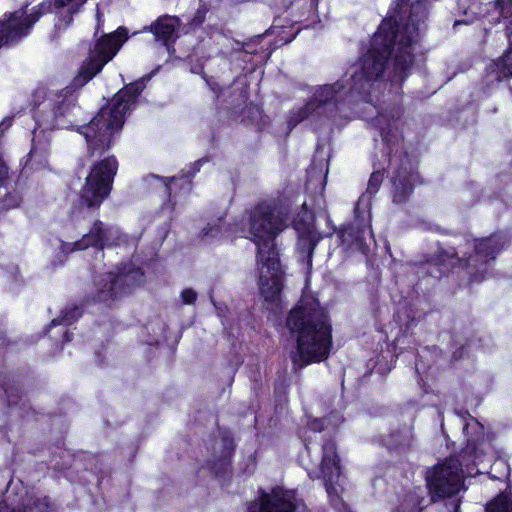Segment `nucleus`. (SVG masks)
Segmentation results:
<instances>
[{
	"label": "nucleus",
	"mask_w": 512,
	"mask_h": 512,
	"mask_svg": "<svg viewBox=\"0 0 512 512\" xmlns=\"http://www.w3.org/2000/svg\"><path fill=\"white\" fill-rule=\"evenodd\" d=\"M145 87L144 78L127 84L103 105L88 123L78 127L77 133L82 135L86 142V157L97 158L90 166L79 193L81 207L98 211L110 195L119 162L115 155H104L114 146V136L122 130L126 113L135 108Z\"/></svg>",
	"instance_id": "obj_1"
},
{
	"label": "nucleus",
	"mask_w": 512,
	"mask_h": 512,
	"mask_svg": "<svg viewBox=\"0 0 512 512\" xmlns=\"http://www.w3.org/2000/svg\"><path fill=\"white\" fill-rule=\"evenodd\" d=\"M388 14L374 33L370 48L360 58L359 69L355 70L348 80H338L345 88L341 90L339 99L345 106L358 101L370 102L374 83L380 79L386 69L388 59L394 47L396 53L393 58L392 69L388 80L391 84L402 85L410 75L414 62L413 33L416 32V22L408 13Z\"/></svg>",
	"instance_id": "obj_2"
},
{
	"label": "nucleus",
	"mask_w": 512,
	"mask_h": 512,
	"mask_svg": "<svg viewBox=\"0 0 512 512\" xmlns=\"http://www.w3.org/2000/svg\"><path fill=\"white\" fill-rule=\"evenodd\" d=\"M296 202V196L285 192L275 198L259 200L235 225V232L255 245L259 292L266 308L271 311L281 308L286 276L277 238L290 226Z\"/></svg>",
	"instance_id": "obj_3"
},
{
	"label": "nucleus",
	"mask_w": 512,
	"mask_h": 512,
	"mask_svg": "<svg viewBox=\"0 0 512 512\" xmlns=\"http://www.w3.org/2000/svg\"><path fill=\"white\" fill-rule=\"evenodd\" d=\"M503 233L482 239L457 238L453 245L439 246L435 254L418 263V278L434 284L455 267L465 268L471 281L480 282L488 273L492 262L508 244Z\"/></svg>",
	"instance_id": "obj_4"
},
{
	"label": "nucleus",
	"mask_w": 512,
	"mask_h": 512,
	"mask_svg": "<svg viewBox=\"0 0 512 512\" xmlns=\"http://www.w3.org/2000/svg\"><path fill=\"white\" fill-rule=\"evenodd\" d=\"M286 326L296 337V354L291 357L300 368L328 358L332 345L329 313L314 295L303 294L289 311Z\"/></svg>",
	"instance_id": "obj_5"
},
{
	"label": "nucleus",
	"mask_w": 512,
	"mask_h": 512,
	"mask_svg": "<svg viewBox=\"0 0 512 512\" xmlns=\"http://www.w3.org/2000/svg\"><path fill=\"white\" fill-rule=\"evenodd\" d=\"M471 421L473 424L463 425L467 442L460 454L461 460L449 458L426 472V485L432 501L447 498L442 512H459L461 500L456 495L464 488L463 466L469 469L470 464L478 465L491 449V444L484 437L480 423L474 418Z\"/></svg>",
	"instance_id": "obj_6"
},
{
	"label": "nucleus",
	"mask_w": 512,
	"mask_h": 512,
	"mask_svg": "<svg viewBox=\"0 0 512 512\" xmlns=\"http://www.w3.org/2000/svg\"><path fill=\"white\" fill-rule=\"evenodd\" d=\"M31 106L36 129L41 131L73 129L77 132L78 127L83 125L78 124L81 107L71 91L53 92L38 87L32 93Z\"/></svg>",
	"instance_id": "obj_7"
},
{
	"label": "nucleus",
	"mask_w": 512,
	"mask_h": 512,
	"mask_svg": "<svg viewBox=\"0 0 512 512\" xmlns=\"http://www.w3.org/2000/svg\"><path fill=\"white\" fill-rule=\"evenodd\" d=\"M374 127L379 129L382 141L387 149V156L390 165L393 161H398V165L392 176L393 202L404 204L408 201L415 187V170L412 161L409 159L408 152L404 147L392 123L383 114H378L372 119Z\"/></svg>",
	"instance_id": "obj_8"
},
{
	"label": "nucleus",
	"mask_w": 512,
	"mask_h": 512,
	"mask_svg": "<svg viewBox=\"0 0 512 512\" xmlns=\"http://www.w3.org/2000/svg\"><path fill=\"white\" fill-rule=\"evenodd\" d=\"M145 280V272L141 267L132 262L123 263L117 272H105L94 279L96 289L91 295V301L112 307L144 285Z\"/></svg>",
	"instance_id": "obj_9"
},
{
	"label": "nucleus",
	"mask_w": 512,
	"mask_h": 512,
	"mask_svg": "<svg viewBox=\"0 0 512 512\" xmlns=\"http://www.w3.org/2000/svg\"><path fill=\"white\" fill-rule=\"evenodd\" d=\"M47 13H51V5L45 1L33 6L30 12L25 6L3 13L0 17V51L19 45Z\"/></svg>",
	"instance_id": "obj_10"
},
{
	"label": "nucleus",
	"mask_w": 512,
	"mask_h": 512,
	"mask_svg": "<svg viewBox=\"0 0 512 512\" xmlns=\"http://www.w3.org/2000/svg\"><path fill=\"white\" fill-rule=\"evenodd\" d=\"M128 38L129 32L124 26L118 27L111 33L101 35L90 45L88 56L80 66L77 80L82 84L92 80L117 55Z\"/></svg>",
	"instance_id": "obj_11"
},
{
	"label": "nucleus",
	"mask_w": 512,
	"mask_h": 512,
	"mask_svg": "<svg viewBox=\"0 0 512 512\" xmlns=\"http://www.w3.org/2000/svg\"><path fill=\"white\" fill-rule=\"evenodd\" d=\"M345 88L340 82L319 86L308 102L302 107L291 110L287 124L294 128L312 115L324 114L327 118H335L343 111V104L339 99L341 90Z\"/></svg>",
	"instance_id": "obj_12"
},
{
	"label": "nucleus",
	"mask_w": 512,
	"mask_h": 512,
	"mask_svg": "<svg viewBox=\"0 0 512 512\" xmlns=\"http://www.w3.org/2000/svg\"><path fill=\"white\" fill-rule=\"evenodd\" d=\"M341 473V460L337 452L336 441L332 438L326 439L322 445L320 476L323 479L331 506L339 512H351L349 505L338 491Z\"/></svg>",
	"instance_id": "obj_13"
},
{
	"label": "nucleus",
	"mask_w": 512,
	"mask_h": 512,
	"mask_svg": "<svg viewBox=\"0 0 512 512\" xmlns=\"http://www.w3.org/2000/svg\"><path fill=\"white\" fill-rule=\"evenodd\" d=\"M459 9L462 12V18L455 20L454 27L460 24H471L478 17L486 18L490 23H497L501 18L512 16V1L496 0L483 4L474 0L469 5L464 1L459 4Z\"/></svg>",
	"instance_id": "obj_14"
},
{
	"label": "nucleus",
	"mask_w": 512,
	"mask_h": 512,
	"mask_svg": "<svg viewBox=\"0 0 512 512\" xmlns=\"http://www.w3.org/2000/svg\"><path fill=\"white\" fill-rule=\"evenodd\" d=\"M298 506L295 490L274 486L269 492L260 489L257 502H251L246 512H297Z\"/></svg>",
	"instance_id": "obj_15"
},
{
	"label": "nucleus",
	"mask_w": 512,
	"mask_h": 512,
	"mask_svg": "<svg viewBox=\"0 0 512 512\" xmlns=\"http://www.w3.org/2000/svg\"><path fill=\"white\" fill-rule=\"evenodd\" d=\"M29 404L23 382L13 374H0V414L8 417L15 411H26Z\"/></svg>",
	"instance_id": "obj_16"
},
{
	"label": "nucleus",
	"mask_w": 512,
	"mask_h": 512,
	"mask_svg": "<svg viewBox=\"0 0 512 512\" xmlns=\"http://www.w3.org/2000/svg\"><path fill=\"white\" fill-rule=\"evenodd\" d=\"M394 322L398 327L395 344L400 350L412 349L416 346L414 328L416 327V307L413 299L401 300L394 312Z\"/></svg>",
	"instance_id": "obj_17"
},
{
	"label": "nucleus",
	"mask_w": 512,
	"mask_h": 512,
	"mask_svg": "<svg viewBox=\"0 0 512 512\" xmlns=\"http://www.w3.org/2000/svg\"><path fill=\"white\" fill-rule=\"evenodd\" d=\"M414 439L413 417L409 422H399L397 426L391 427L388 434L379 435L376 438L377 443L386 448L391 454H406L412 447Z\"/></svg>",
	"instance_id": "obj_18"
},
{
	"label": "nucleus",
	"mask_w": 512,
	"mask_h": 512,
	"mask_svg": "<svg viewBox=\"0 0 512 512\" xmlns=\"http://www.w3.org/2000/svg\"><path fill=\"white\" fill-rule=\"evenodd\" d=\"M413 465L407 463L401 467L397 483L394 486L398 504L393 512H416V485Z\"/></svg>",
	"instance_id": "obj_19"
},
{
	"label": "nucleus",
	"mask_w": 512,
	"mask_h": 512,
	"mask_svg": "<svg viewBox=\"0 0 512 512\" xmlns=\"http://www.w3.org/2000/svg\"><path fill=\"white\" fill-rule=\"evenodd\" d=\"M113 227L97 219L93 222L89 232L84 234L81 239L75 241L76 249L94 248L98 251L104 250L116 244L118 237L113 235Z\"/></svg>",
	"instance_id": "obj_20"
},
{
	"label": "nucleus",
	"mask_w": 512,
	"mask_h": 512,
	"mask_svg": "<svg viewBox=\"0 0 512 512\" xmlns=\"http://www.w3.org/2000/svg\"><path fill=\"white\" fill-rule=\"evenodd\" d=\"M222 449L220 455L206 462L209 472L217 479L230 480L232 476V459L236 451V444L230 434L221 437Z\"/></svg>",
	"instance_id": "obj_21"
},
{
	"label": "nucleus",
	"mask_w": 512,
	"mask_h": 512,
	"mask_svg": "<svg viewBox=\"0 0 512 512\" xmlns=\"http://www.w3.org/2000/svg\"><path fill=\"white\" fill-rule=\"evenodd\" d=\"M179 25L178 17L165 14L159 16L150 25L144 26L142 32L152 33L155 41L160 42L169 50L176 42V31Z\"/></svg>",
	"instance_id": "obj_22"
},
{
	"label": "nucleus",
	"mask_w": 512,
	"mask_h": 512,
	"mask_svg": "<svg viewBox=\"0 0 512 512\" xmlns=\"http://www.w3.org/2000/svg\"><path fill=\"white\" fill-rule=\"evenodd\" d=\"M507 38L509 48L506 53L487 67V73L484 77L487 86H493L510 77L512 78V21L507 28ZM509 89L512 93V86H509Z\"/></svg>",
	"instance_id": "obj_23"
},
{
	"label": "nucleus",
	"mask_w": 512,
	"mask_h": 512,
	"mask_svg": "<svg viewBox=\"0 0 512 512\" xmlns=\"http://www.w3.org/2000/svg\"><path fill=\"white\" fill-rule=\"evenodd\" d=\"M153 177L163 183L166 200L173 206L176 205L177 197L190 194L193 188V181L189 179V176H185L184 172H180L178 176L173 177L158 175H153Z\"/></svg>",
	"instance_id": "obj_24"
},
{
	"label": "nucleus",
	"mask_w": 512,
	"mask_h": 512,
	"mask_svg": "<svg viewBox=\"0 0 512 512\" xmlns=\"http://www.w3.org/2000/svg\"><path fill=\"white\" fill-rule=\"evenodd\" d=\"M366 225L363 223H348L342 225L337 231V237L341 245L348 248L361 247L365 244Z\"/></svg>",
	"instance_id": "obj_25"
},
{
	"label": "nucleus",
	"mask_w": 512,
	"mask_h": 512,
	"mask_svg": "<svg viewBox=\"0 0 512 512\" xmlns=\"http://www.w3.org/2000/svg\"><path fill=\"white\" fill-rule=\"evenodd\" d=\"M321 239V235L316 230L297 233V251L308 268L312 266L313 254Z\"/></svg>",
	"instance_id": "obj_26"
},
{
	"label": "nucleus",
	"mask_w": 512,
	"mask_h": 512,
	"mask_svg": "<svg viewBox=\"0 0 512 512\" xmlns=\"http://www.w3.org/2000/svg\"><path fill=\"white\" fill-rule=\"evenodd\" d=\"M41 129L33 130L32 146L29 153L22 159L23 169L38 170L43 168L47 164V149L46 147H39L36 143V138L40 133Z\"/></svg>",
	"instance_id": "obj_27"
},
{
	"label": "nucleus",
	"mask_w": 512,
	"mask_h": 512,
	"mask_svg": "<svg viewBox=\"0 0 512 512\" xmlns=\"http://www.w3.org/2000/svg\"><path fill=\"white\" fill-rule=\"evenodd\" d=\"M290 224H292L296 233H307L316 230L315 217L308 211L305 201L301 203V210L293 218L291 217Z\"/></svg>",
	"instance_id": "obj_28"
},
{
	"label": "nucleus",
	"mask_w": 512,
	"mask_h": 512,
	"mask_svg": "<svg viewBox=\"0 0 512 512\" xmlns=\"http://www.w3.org/2000/svg\"><path fill=\"white\" fill-rule=\"evenodd\" d=\"M83 315V310L78 305L68 306L63 309L59 316L52 319L49 324V328L56 327L59 325L69 326L74 324Z\"/></svg>",
	"instance_id": "obj_29"
},
{
	"label": "nucleus",
	"mask_w": 512,
	"mask_h": 512,
	"mask_svg": "<svg viewBox=\"0 0 512 512\" xmlns=\"http://www.w3.org/2000/svg\"><path fill=\"white\" fill-rule=\"evenodd\" d=\"M486 512H512V501L505 494H499L486 506Z\"/></svg>",
	"instance_id": "obj_30"
},
{
	"label": "nucleus",
	"mask_w": 512,
	"mask_h": 512,
	"mask_svg": "<svg viewBox=\"0 0 512 512\" xmlns=\"http://www.w3.org/2000/svg\"><path fill=\"white\" fill-rule=\"evenodd\" d=\"M468 345V339L463 336L455 335L452 338L451 349L453 362L459 361L466 355V347Z\"/></svg>",
	"instance_id": "obj_31"
},
{
	"label": "nucleus",
	"mask_w": 512,
	"mask_h": 512,
	"mask_svg": "<svg viewBox=\"0 0 512 512\" xmlns=\"http://www.w3.org/2000/svg\"><path fill=\"white\" fill-rule=\"evenodd\" d=\"M383 180H384V170L373 171L371 173L368 183H367L366 193L369 194L370 196L375 195L379 191V189L383 183Z\"/></svg>",
	"instance_id": "obj_32"
},
{
	"label": "nucleus",
	"mask_w": 512,
	"mask_h": 512,
	"mask_svg": "<svg viewBox=\"0 0 512 512\" xmlns=\"http://www.w3.org/2000/svg\"><path fill=\"white\" fill-rule=\"evenodd\" d=\"M209 11V6L203 1L200 2L199 7L193 14L192 18L188 21L189 26L191 27H200L206 19V15Z\"/></svg>",
	"instance_id": "obj_33"
},
{
	"label": "nucleus",
	"mask_w": 512,
	"mask_h": 512,
	"mask_svg": "<svg viewBox=\"0 0 512 512\" xmlns=\"http://www.w3.org/2000/svg\"><path fill=\"white\" fill-rule=\"evenodd\" d=\"M394 12L397 13H408V19L411 21L412 16H415V5L416 0H395Z\"/></svg>",
	"instance_id": "obj_34"
},
{
	"label": "nucleus",
	"mask_w": 512,
	"mask_h": 512,
	"mask_svg": "<svg viewBox=\"0 0 512 512\" xmlns=\"http://www.w3.org/2000/svg\"><path fill=\"white\" fill-rule=\"evenodd\" d=\"M79 11V6L71 5L64 14L59 15V22L55 24L58 29L68 28L72 22L74 14Z\"/></svg>",
	"instance_id": "obj_35"
},
{
	"label": "nucleus",
	"mask_w": 512,
	"mask_h": 512,
	"mask_svg": "<svg viewBox=\"0 0 512 512\" xmlns=\"http://www.w3.org/2000/svg\"><path fill=\"white\" fill-rule=\"evenodd\" d=\"M22 197L17 192H7L1 199L2 208L9 210L20 206Z\"/></svg>",
	"instance_id": "obj_36"
},
{
	"label": "nucleus",
	"mask_w": 512,
	"mask_h": 512,
	"mask_svg": "<svg viewBox=\"0 0 512 512\" xmlns=\"http://www.w3.org/2000/svg\"><path fill=\"white\" fill-rule=\"evenodd\" d=\"M222 233V225L221 223H216L213 225L208 224L207 227L203 228L201 231L202 238L211 237V238H219Z\"/></svg>",
	"instance_id": "obj_37"
},
{
	"label": "nucleus",
	"mask_w": 512,
	"mask_h": 512,
	"mask_svg": "<svg viewBox=\"0 0 512 512\" xmlns=\"http://www.w3.org/2000/svg\"><path fill=\"white\" fill-rule=\"evenodd\" d=\"M181 301L184 305H193L197 300V293L192 288H185L181 291Z\"/></svg>",
	"instance_id": "obj_38"
},
{
	"label": "nucleus",
	"mask_w": 512,
	"mask_h": 512,
	"mask_svg": "<svg viewBox=\"0 0 512 512\" xmlns=\"http://www.w3.org/2000/svg\"><path fill=\"white\" fill-rule=\"evenodd\" d=\"M204 162V159H199L191 163L187 170H181V172H184V175L189 176V179L193 181L194 176L200 171V168Z\"/></svg>",
	"instance_id": "obj_39"
},
{
	"label": "nucleus",
	"mask_w": 512,
	"mask_h": 512,
	"mask_svg": "<svg viewBox=\"0 0 512 512\" xmlns=\"http://www.w3.org/2000/svg\"><path fill=\"white\" fill-rule=\"evenodd\" d=\"M260 42H261V37H258L255 40H252L250 42L244 43L243 44V51L245 53L251 54V55L259 54L261 51H259L257 46L260 44Z\"/></svg>",
	"instance_id": "obj_40"
},
{
	"label": "nucleus",
	"mask_w": 512,
	"mask_h": 512,
	"mask_svg": "<svg viewBox=\"0 0 512 512\" xmlns=\"http://www.w3.org/2000/svg\"><path fill=\"white\" fill-rule=\"evenodd\" d=\"M207 84L214 93V99L218 100L223 93V88L216 81L207 80Z\"/></svg>",
	"instance_id": "obj_41"
},
{
	"label": "nucleus",
	"mask_w": 512,
	"mask_h": 512,
	"mask_svg": "<svg viewBox=\"0 0 512 512\" xmlns=\"http://www.w3.org/2000/svg\"><path fill=\"white\" fill-rule=\"evenodd\" d=\"M440 87H441L440 83L428 79L427 89L424 92L425 96L434 94L437 91V89H439Z\"/></svg>",
	"instance_id": "obj_42"
},
{
	"label": "nucleus",
	"mask_w": 512,
	"mask_h": 512,
	"mask_svg": "<svg viewBox=\"0 0 512 512\" xmlns=\"http://www.w3.org/2000/svg\"><path fill=\"white\" fill-rule=\"evenodd\" d=\"M61 249L64 253H71L74 251L81 250V249H76L75 242H73V243L62 242Z\"/></svg>",
	"instance_id": "obj_43"
},
{
	"label": "nucleus",
	"mask_w": 512,
	"mask_h": 512,
	"mask_svg": "<svg viewBox=\"0 0 512 512\" xmlns=\"http://www.w3.org/2000/svg\"><path fill=\"white\" fill-rule=\"evenodd\" d=\"M309 426L314 432H321L323 430V422L320 419H314Z\"/></svg>",
	"instance_id": "obj_44"
},
{
	"label": "nucleus",
	"mask_w": 512,
	"mask_h": 512,
	"mask_svg": "<svg viewBox=\"0 0 512 512\" xmlns=\"http://www.w3.org/2000/svg\"><path fill=\"white\" fill-rule=\"evenodd\" d=\"M72 338H73V333L70 332L68 329H66L62 335V344H65V343H68L70 341H72Z\"/></svg>",
	"instance_id": "obj_45"
},
{
	"label": "nucleus",
	"mask_w": 512,
	"mask_h": 512,
	"mask_svg": "<svg viewBox=\"0 0 512 512\" xmlns=\"http://www.w3.org/2000/svg\"><path fill=\"white\" fill-rule=\"evenodd\" d=\"M418 76H421L424 79H428L429 78L428 71L426 70L425 67L422 68V67L418 66Z\"/></svg>",
	"instance_id": "obj_46"
},
{
	"label": "nucleus",
	"mask_w": 512,
	"mask_h": 512,
	"mask_svg": "<svg viewBox=\"0 0 512 512\" xmlns=\"http://www.w3.org/2000/svg\"><path fill=\"white\" fill-rule=\"evenodd\" d=\"M418 230H430L431 227L425 221H418Z\"/></svg>",
	"instance_id": "obj_47"
},
{
	"label": "nucleus",
	"mask_w": 512,
	"mask_h": 512,
	"mask_svg": "<svg viewBox=\"0 0 512 512\" xmlns=\"http://www.w3.org/2000/svg\"><path fill=\"white\" fill-rule=\"evenodd\" d=\"M426 349L428 351L431 350L433 352V354L435 355V357H438L441 354V350L438 349L436 346H432L431 348L427 346Z\"/></svg>",
	"instance_id": "obj_48"
},
{
	"label": "nucleus",
	"mask_w": 512,
	"mask_h": 512,
	"mask_svg": "<svg viewBox=\"0 0 512 512\" xmlns=\"http://www.w3.org/2000/svg\"><path fill=\"white\" fill-rule=\"evenodd\" d=\"M435 0H418V10H420V4L422 3H431V2H434ZM420 14V11H418V15Z\"/></svg>",
	"instance_id": "obj_49"
},
{
	"label": "nucleus",
	"mask_w": 512,
	"mask_h": 512,
	"mask_svg": "<svg viewBox=\"0 0 512 512\" xmlns=\"http://www.w3.org/2000/svg\"><path fill=\"white\" fill-rule=\"evenodd\" d=\"M88 0H76L74 6H79V9L87 2Z\"/></svg>",
	"instance_id": "obj_50"
},
{
	"label": "nucleus",
	"mask_w": 512,
	"mask_h": 512,
	"mask_svg": "<svg viewBox=\"0 0 512 512\" xmlns=\"http://www.w3.org/2000/svg\"><path fill=\"white\" fill-rule=\"evenodd\" d=\"M200 2H202V0H199Z\"/></svg>",
	"instance_id": "obj_51"
}]
</instances>
